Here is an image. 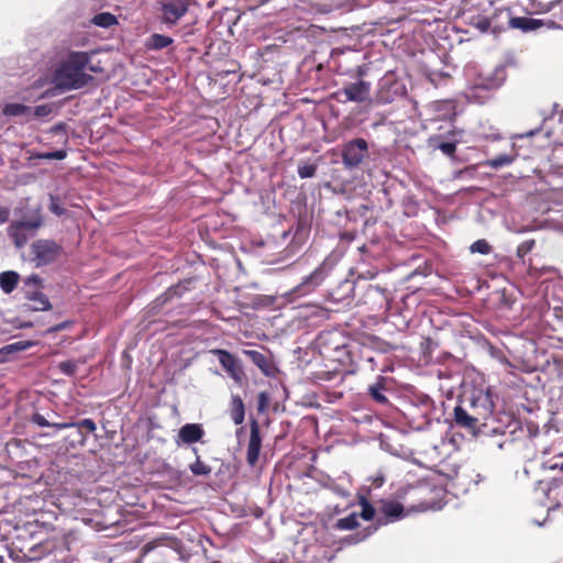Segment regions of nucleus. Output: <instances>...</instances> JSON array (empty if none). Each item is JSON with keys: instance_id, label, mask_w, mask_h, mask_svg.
<instances>
[{"instance_id": "nucleus-1", "label": "nucleus", "mask_w": 563, "mask_h": 563, "mask_svg": "<svg viewBox=\"0 0 563 563\" xmlns=\"http://www.w3.org/2000/svg\"><path fill=\"white\" fill-rule=\"evenodd\" d=\"M291 218L286 219L280 213L278 222L274 224L272 234L266 241L260 243L261 246L278 249L272 255H279L283 251L294 252L301 246L309 238L312 224L313 213H290Z\"/></svg>"}, {"instance_id": "nucleus-2", "label": "nucleus", "mask_w": 563, "mask_h": 563, "mask_svg": "<svg viewBox=\"0 0 563 563\" xmlns=\"http://www.w3.org/2000/svg\"><path fill=\"white\" fill-rule=\"evenodd\" d=\"M89 55L85 52H73L59 65L54 75L56 88L67 91L86 86L92 77L85 73Z\"/></svg>"}, {"instance_id": "nucleus-3", "label": "nucleus", "mask_w": 563, "mask_h": 563, "mask_svg": "<svg viewBox=\"0 0 563 563\" xmlns=\"http://www.w3.org/2000/svg\"><path fill=\"white\" fill-rule=\"evenodd\" d=\"M77 541L74 533H67L62 537L47 538L45 540H37L33 543L32 548H24V562L38 561L43 558L53 555L56 562L65 563L68 561V553L73 550V544Z\"/></svg>"}, {"instance_id": "nucleus-4", "label": "nucleus", "mask_w": 563, "mask_h": 563, "mask_svg": "<svg viewBox=\"0 0 563 563\" xmlns=\"http://www.w3.org/2000/svg\"><path fill=\"white\" fill-rule=\"evenodd\" d=\"M460 405L485 426L487 420L492 417L495 408L489 389L485 390L474 388L470 393H464Z\"/></svg>"}, {"instance_id": "nucleus-5", "label": "nucleus", "mask_w": 563, "mask_h": 563, "mask_svg": "<svg viewBox=\"0 0 563 563\" xmlns=\"http://www.w3.org/2000/svg\"><path fill=\"white\" fill-rule=\"evenodd\" d=\"M44 224V219L40 213H24L23 217L11 222L8 228V234L13 240L16 247H22L27 240L36 234Z\"/></svg>"}, {"instance_id": "nucleus-6", "label": "nucleus", "mask_w": 563, "mask_h": 563, "mask_svg": "<svg viewBox=\"0 0 563 563\" xmlns=\"http://www.w3.org/2000/svg\"><path fill=\"white\" fill-rule=\"evenodd\" d=\"M64 255V247L54 240L40 239L30 247V260L36 267L57 262Z\"/></svg>"}, {"instance_id": "nucleus-7", "label": "nucleus", "mask_w": 563, "mask_h": 563, "mask_svg": "<svg viewBox=\"0 0 563 563\" xmlns=\"http://www.w3.org/2000/svg\"><path fill=\"white\" fill-rule=\"evenodd\" d=\"M24 285L26 288H33L25 290V298L31 302L27 305L29 310L48 311L52 309L49 299L38 289L42 286V278L38 275L34 274L29 276L24 282Z\"/></svg>"}, {"instance_id": "nucleus-8", "label": "nucleus", "mask_w": 563, "mask_h": 563, "mask_svg": "<svg viewBox=\"0 0 563 563\" xmlns=\"http://www.w3.org/2000/svg\"><path fill=\"white\" fill-rule=\"evenodd\" d=\"M333 267V262L325 258L309 276H307L295 289L296 296H305L314 291L328 276Z\"/></svg>"}, {"instance_id": "nucleus-9", "label": "nucleus", "mask_w": 563, "mask_h": 563, "mask_svg": "<svg viewBox=\"0 0 563 563\" xmlns=\"http://www.w3.org/2000/svg\"><path fill=\"white\" fill-rule=\"evenodd\" d=\"M368 155V143L358 137L347 142L342 150V161L347 169L358 167Z\"/></svg>"}, {"instance_id": "nucleus-10", "label": "nucleus", "mask_w": 563, "mask_h": 563, "mask_svg": "<svg viewBox=\"0 0 563 563\" xmlns=\"http://www.w3.org/2000/svg\"><path fill=\"white\" fill-rule=\"evenodd\" d=\"M371 88L369 81L357 80L350 82L342 87L336 95L343 96L344 99H340L341 102H356V103H369L371 102Z\"/></svg>"}, {"instance_id": "nucleus-11", "label": "nucleus", "mask_w": 563, "mask_h": 563, "mask_svg": "<svg viewBox=\"0 0 563 563\" xmlns=\"http://www.w3.org/2000/svg\"><path fill=\"white\" fill-rule=\"evenodd\" d=\"M30 421L38 427H51L57 431L69 428H77L78 430L85 429L88 432H95L97 430L95 421L90 418H86L77 422H49L43 415L34 412L31 416Z\"/></svg>"}, {"instance_id": "nucleus-12", "label": "nucleus", "mask_w": 563, "mask_h": 563, "mask_svg": "<svg viewBox=\"0 0 563 563\" xmlns=\"http://www.w3.org/2000/svg\"><path fill=\"white\" fill-rule=\"evenodd\" d=\"M262 449L261 428L257 420L252 419L250 422V439L246 450V462L250 466H255L258 462Z\"/></svg>"}, {"instance_id": "nucleus-13", "label": "nucleus", "mask_w": 563, "mask_h": 563, "mask_svg": "<svg viewBox=\"0 0 563 563\" xmlns=\"http://www.w3.org/2000/svg\"><path fill=\"white\" fill-rule=\"evenodd\" d=\"M190 0H172L162 3L163 21L175 24L188 11Z\"/></svg>"}, {"instance_id": "nucleus-14", "label": "nucleus", "mask_w": 563, "mask_h": 563, "mask_svg": "<svg viewBox=\"0 0 563 563\" xmlns=\"http://www.w3.org/2000/svg\"><path fill=\"white\" fill-rule=\"evenodd\" d=\"M212 353L218 357L224 371L236 382L241 379L243 374L239 360L229 351L216 349Z\"/></svg>"}, {"instance_id": "nucleus-15", "label": "nucleus", "mask_w": 563, "mask_h": 563, "mask_svg": "<svg viewBox=\"0 0 563 563\" xmlns=\"http://www.w3.org/2000/svg\"><path fill=\"white\" fill-rule=\"evenodd\" d=\"M510 21H512L511 11L508 8H499L485 19V24L494 34H499L509 29Z\"/></svg>"}, {"instance_id": "nucleus-16", "label": "nucleus", "mask_w": 563, "mask_h": 563, "mask_svg": "<svg viewBox=\"0 0 563 563\" xmlns=\"http://www.w3.org/2000/svg\"><path fill=\"white\" fill-rule=\"evenodd\" d=\"M454 422L457 427L472 433H476L481 426H485L479 420L475 419V417L461 405H457L454 408Z\"/></svg>"}, {"instance_id": "nucleus-17", "label": "nucleus", "mask_w": 563, "mask_h": 563, "mask_svg": "<svg viewBox=\"0 0 563 563\" xmlns=\"http://www.w3.org/2000/svg\"><path fill=\"white\" fill-rule=\"evenodd\" d=\"M205 430L199 423H186L178 431L177 443L192 444L201 441Z\"/></svg>"}, {"instance_id": "nucleus-18", "label": "nucleus", "mask_w": 563, "mask_h": 563, "mask_svg": "<svg viewBox=\"0 0 563 563\" xmlns=\"http://www.w3.org/2000/svg\"><path fill=\"white\" fill-rule=\"evenodd\" d=\"M358 250L364 262L379 258L385 253V246L378 240H372L368 243L363 244Z\"/></svg>"}, {"instance_id": "nucleus-19", "label": "nucleus", "mask_w": 563, "mask_h": 563, "mask_svg": "<svg viewBox=\"0 0 563 563\" xmlns=\"http://www.w3.org/2000/svg\"><path fill=\"white\" fill-rule=\"evenodd\" d=\"M244 354L263 372L265 375L273 374V364L264 353L256 350H245Z\"/></svg>"}, {"instance_id": "nucleus-20", "label": "nucleus", "mask_w": 563, "mask_h": 563, "mask_svg": "<svg viewBox=\"0 0 563 563\" xmlns=\"http://www.w3.org/2000/svg\"><path fill=\"white\" fill-rule=\"evenodd\" d=\"M387 377L378 376L376 382L368 386V395L377 404L385 405L388 402L384 391L387 389Z\"/></svg>"}, {"instance_id": "nucleus-21", "label": "nucleus", "mask_w": 563, "mask_h": 563, "mask_svg": "<svg viewBox=\"0 0 563 563\" xmlns=\"http://www.w3.org/2000/svg\"><path fill=\"white\" fill-rule=\"evenodd\" d=\"M541 21L532 18L512 16V21H510L509 29H517L523 32H529L537 30L539 26H541Z\"/></svg>"}, {"instance_id": "nucleus-22", "label": "nucleus", "mask_w": 563, "mask_h": 563, "mask_svg": "<svg viewBox=\"0 0 563 563\" xmlns=\"http://www.w3.org/2000/svg\"><path fill=\"white\" fill-rule=\"evenodd\" d=\"M353 292H354V284L353 282L349 280V279H345L343 280L340 286L338 287V289H334L331 291V297L333 298L334 301H343L345 299H350L353 297Z\"/></svg>"}, {"instance_id": "nucleus-23", "label": "nucleus", "mask_w": 563, "mask_h": 563, "mask_svg": "<svg viewBox=\"0 0 563 563\" xmlns=\"http://www.w3.org/2000/svg\"><path fill=\"white\" fill-rule=\"evenodd\" d=\"M19 274L13 271H7L0 274V288L4 294L12 292L19 283Z\"/></svg>"}, {"instance_id": "nucleus-24", "label": "nucleus", "mask_w": 563, "mask_h": 563, "mask_svg": "<svg viewBox=\"0 0 563 563\" xmlns=\"http://www.w3.org/2000/svg\"><path fill=\"white\" fill-rule=\"evenodd\" d=\"M230 416L235 424H241L244 421L245 408L240 396L232 397Z\"/></svg>"}, {"instance_id": "nucleus-25", "label": "nucleus", "mask_w": 563, "mask_h": 563, "mask_svg": "<svg viewBox=\"0 0 563 563\" xmlns=\"http://www.w3.org/2000/svg\"><path fill=\"white\" fill-rule=\"evenodd\" d=\"M30 345V342L19 341L3 346L0 349V362L11 361L14 353L24 351Z\"/></svg>"}, {"instance_id": "nucleus-26", "label": "nucleus", "mask_w": 563, "mask_h": 563, "mask_svg": "<svg viewBox=\"0 0 563 563\" xmlns=\"http://www.w3.org/2000/svg\"><path fill=\"white\" fill-rule=\"evenodd\" d=\"M382 514L390 520L399 519L404 512V506L398 501H386L382 505Z\"/></svg>"}, {"instance_id": "nucleus-27", "label": "nucleus", "mask_w": 563, "mask_h": 563, "mask_svg": "<svg viewBox=\"0 0 563 563\" xmlns=\"http://www.w3.org/2000/svg\"><path fill=\"white\" fill-rule=\"evenodd\" d=\"M2 112L4 115H9V117L25 115V117L30 118L32 108L21 104V103H7L3 107Z\"/></svg>"}, {"instance_id": "nucleus-28", "label": "nucleus", "mask_w": 563, "mask_h": 563, "mask_svg": "<svg viewBox=\"0 0 563 563\" xmlns=\"http://www.w3.org/2000/svg\"><path fill=\"white\" fill-rule=\"evenodd\" d=\"M173 43V38L163 34H152L146 43L150 49H162L169 46Z\"/></svg>"}, {"instance_id": "nucleus-29", "label": "nucleus", "mask_w": 563, "mask_h": 563, "mask_svg": "<svg viewBox=\"0 0 563 563\" xmlns=\"http://www.w3.org/2000/svg\"><path fill=\"white\" fill-rule=\"evenodd\" d=\"M92 23L101 27H110L118 23L117 18L108 12H102L93 16Z\"/></svg>"}, {"instance_id": "nucleus-30", "label": "nucleus", "mask_w": 563, "mask_h": 563, "mask_svg": "<svg viewBox=\"0 0 563 563\" xmlns=\"http://www.w3.org/2000/svg\"><path fill=\"white\" fill-rule=\"evenodd\" d=\"M358 526L357 515L355 512L350 514L349 516L341 518L336 522V528L341 530H352Z\"/></svg>"}, {"instance_id": "nucleus-31", "label": "nucleus", "mask_w": 563, "mask_h": 563, "mask_svg": "<svg viewBox=\"0 0 563 563\" xmlns=\"http://www.w3.org/2000/svg\"><path fill=\"white\" fill-rule=\"evenodd\" d=\"M190 472L196 476L209 475L211 467L200 460L198 456L196 462L189 465Z\"/></svg>"}, {"instance_id": "nucleus-32", "label": "nucleus", "mask_w": 563, "mask_h": 563, "mask_svg": "<svg viewBox=\"0 0 563 563\" xmlns=\"http://www.w3.org/2000/svg\"><path fill=\"white\" fill-rule=\"evenodd\" d=\"M317 164H307V163H299L298 165V175L300 178H312L314 177L317 173Z\"/></svg>"}, {"instance_id": "nucleus-33", "label": "nucleus", "mask_w": 563, "mask_h": 563, "mask_svg": "<svg viewBox=\"0 0 563 563\" xmlns=\"http://www.w3.org/2000/svg\"><path fill=\"white\" fill-rule=\"evenodd\" d=\"M470 251L471 253H479L483 255H487L492 252V246L486 240L482 239L472 243L470 246Z\"/></svg>"}, {"instance_id": "nucleus-34", "label": "nucleus", "mask_w": 563, "mask_h": 563, "mask_svg": "<svg viewBox=\"0 0 563 563\" xmlns=\"http://www.w3.org/2000/svg\"><path fill=\"white\" fill-rule=\"evenodd\" d=\"M514 158L509 155H499L488 162V165L495 169L511 164Z\"/></svg>"}, {"instance_id": "nucleus-35", "label": "nucleus", "mask_w": 563, "mask_h": 563, "mask_svg": "<svg viewBox=\"0 0 563 563\" xmlns=\"http://www.w3.org/2000/svg\"><path fill=\"white\" fill-rule=\"evenodd\" d=\"M58 368L63 374L73 376L77 371V363L71 360L63 361L58 364Z\"/></svg>"}, {"instance_id": "nucleus-36", "label": "nucleus", "mask_w": 563, "mask_h": 563, "mask_svg": "<svg viewBox=\"0 0 563 563\" xmlns=\"http://www.w3.org/2000/svg\"><path fill=\"white\" fill-rule=\"evenodd\" d=\"M361 506L362 511L360 516L366 521L372 520L375 516V508L365 499L362 500Z\"/></svg>"}, {"instance_id": "nucleus-37", "label": "nucleus", "mask_w": 563, "mask_h": 563, "mask_svg": "<svg viewBox=\"0 0 563 563\" xmlns=\"http://www.w3.org/2000/svg\"><path fill=\"white\" fill-rule=\"evenodd\" d=\"M534 240H528L517 246V256L523 258L534 246Z\"/></svg>"}, {"instance_id": "nucleus-38", "label": "nucleus", "mask_w": 563, "mask_h": 563, "mask_svg": "<svg viewBox=\"0 0 563 563\" xmlns=\"http://www.w3.org/2000/svg\"><path fill=\"white\" fill-rule=\"evenodd\" d=\"M66 152L64 150H58V151H54V152H46V153H42V154H38L37 157L38 158H42V159H64L66 157Z\"/></svg>"}, {"instance_id": "nucleus-39", "label": "nucleus", "mask_w": 563, "mask_h": 563, "mask_svg": "<svg viewBox=\"0 0 563 563\" xmlns=\"http://www.w3.org/2000/svg\"><path fill=\"white\" fill-rule=\"evenodd\" d=\"M438 148L448 156H453L456 151V144L454 142H442L438 145Z\"/></svg>"}, {"instance_id": "nucleus-40", "label": "nucleus", "mask_w": 563, "mask_h": 563, "mask_svg": "<svg viewBox=\"0 0 563 563\" xmlns=\"http://www.w3.org/2000/svg\"><path fill=\"white\" fill-rule=\"evenodd\" d=\"M51 112H52V106L41 104V106L35 107L34 110H32L31 115L42 118V117L48 115Z\"/></svg>"}, {"instance_id": "nucleus-41", "label": "nucleus", "mask_w": 563, "mask_h": 563, "mask_svg": "<svg viewBox=\"0 0 563 563\" xmlns=\"http://www.w3.org/2000/svg\"><path fill=\"white\" fill-rule=\"evenodd\" d=\"M415 508L419 511H426L429 509H439L440 505L438 503H434L432 500L423 499L420 501L419 505L415 506Z\"/></svg>"}, {"instance_id": "nucleus-42", "label": "nucleus", "mask_w": 563, "mask_h": 563, "mask_svg": "<svg viewBox=\"0 0 563 563\" xmlns=\"http://www.w3.org/2000/svg\"><path fill=\"white\" fill-rule=\"evenodd\" d=\"M375 349L382 353H389V352L394 351L396 349V346L386 341L377 340L375 342Z\"/></svg>"}, {"instance_id": "nucleus-43", "label": "nucleus", "mask_w": 563, "mask_h": 563, "mask_svg": "<svg viewBox=\"0 0 563 563\" xmlns=\"http://www.w3.org/2000/svg\"><path fill=\"white\" fill-rule=\"evenodd\" d=\"M184 290H185L184 286L176 285V286L169 287L167 289V291L165 292V295L167 296V298H173L175 296L180 297L183 295Z\"/></svg>"}, {"instance_id": "nucleus-44", "label": "nucleus", "mask_w": 563, "mask_h": 563, "mask_svg": "<svg viewBox=\"0 0 563 563\" xmlns=\"http://www.w3.org/2000/svg\"><path fill=\"white\" fill-rule=\"evenodd\" d=\"M556 488H561V484L558 481H553L550 483L547 495L549 496L550 493Z\"/></svg>"}, {"instance_id": "nucleus-45", "label": "nucleus", "mask_w": 563, "mask_h": 563, "mask_svg": "<svg viewBox=\"0 0 563 563\" xmlns=\"http://www.w3.org/2000/svg\"><path fill=\"white\" fill-rule=\"evenodd\" d=\"M531 229H532V227H530V225H522L520 228H515L514 231H516V232H525V231H529Z\"/></svg>"}, {"instance_id": "nucleus-46", "label": "nucleus", "mask_w": 563, "mask_h": 563, "mask_svg": "<svg viewBox=\"0 0 563 563\" xmlns=\"http://www.w3.org/2000/svg\"><path fill=\"white\" fill-rule=\"evenodd\" d=\"M67 324H68V322H63V323H60V324H57L53 330H54V331H60V330H64V329H66Z\"/></svg>"}, {"instance_id": "nucleus-47", "label": "nucleus", "mask_w": 563, "mask_h": 563, "mask_svg": "<svg viewBox=\"0 0 563 563\" xmlns=\"http://www.w3.org/2000/svg\"><path fill=\"white\" fill-rule=\"evenodd\" d=\"M8 213H0V223H3L8 220Z\"/></svg>"}, {"instance_id": "nucleus-48", "label": "nucleus", "mask_w": 563, "mask_h": 563, "mask_svg": "<svg viewBox=\"0 0 563 563\" xmlns=\"http://www.w3.org/2000/svg\"><path fill=\"white\" fill-rule=\"evenodd\" d=\"M478 26H479L482 30H484V31H488V30H490V27H487V25L485 24V20H484L483 22H481Z\"/></svg>"}, {"instance_id": "nucleus-49", "label": "nucleus", "mask_w": 563, "mask_h": 563, "mask_svg": "<svg viewBox=\"0 0 563 563\" xmlns=\"http://www.w3.org/2000/svg\"><path fill=\"white\" fill-rule=\"evenodd\" d=\"M482 219H483V218H482V216H478V217L476 218V221H477V222H481V221H482Z\"/></svg>"}]
</instances>
